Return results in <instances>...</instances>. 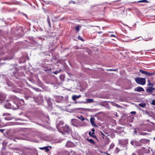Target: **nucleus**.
I'll list each match as a JSON object with an SVG mask.
<instances>
[{
  "label": "nucleus",
  "mask_w": 155,
  "mask_h": 155,
  "mask_svg": "<svg viewBox=\"0 0 155 155\" xmlns=\"http://www.w3.org/2000/svg\"><path fill=\"white\" fill-rule=\"evenodd\" d=\"M10 71L11 76L14 77L17 79H21L20 77H25V76L23 72L19 71L18 69L15 67L12 68Z\"/></svg>",
  "instance_id": "f257e3e1"
},
{
  "label": "nucleus",
  "mask_w": 155,
  "mask_h": 155,
  "mask_svg": "<svg viewBox=\"0 0 155 155\" xmlns=\"http://www.w3.org/2000/svg\"><path fill=\"white\" fill-rule=\"evenodd\" d=\"M63 125V122L62 121H60L57 125V128L58 130H60L62 133H68L70 132V130L69 127L67 125L62 126Z\"/></svg>",
  "instance_id": "f03ea898"
},
{
  "label": "nucleus",
  "mask_w": 155,
  "mask_h": 155,
  "mask_svg": "<svg viewBox=\"0 0 155 155\" xmlns=\"http://www.w3.org/2000/svg\"><path fill=\"white\" fill-rule=\"evenodd\" d=\"M136 82L138 84L144 85L146 83V78L137 77L135 78Z\"/></svg>",
  "instance_id": "7ed1b4c3"
},
{
  "label": "nucleus",
  "mask_w": 155,
  "mask_h": 155,
  "mask_svg": "<svg viewBox=\"0 0 155 155\" xmlns=\"http://www.w3.org/2000/svg\"><path fill=\"white\" fill-rule=\"evenodd\" d=\"M33 98L37 105L42 104L43 103V97L40 96H38L37 97L34 96Z\"/></svg>",
  "instance_id": "20e7f679"
},
{
  "label": "nucleus",
  "mask_w": 155,
  "mask_h": 155,
  "mask_svg": "<svg viewBox=\"0 0 155 155\" xmlns=\"http://www.w3.org/2000/svg\"><path fill=\"white\" fill-rule=\"evenodd\" d=\"M150 140L149 139H142L140 140L139 142L138 143L137 146H142L143 144H149Z\"/></svg>",
  "instance_id": "39448f33"
},
{
  "label": "nucleus",
  "mask_w": 155,
  "mask_h": 155,
  "mask_svg": "<svg viewBox=\"0 0 155 155\" xmlns=\"http://www.w3.org/2000/svg\"><path fill=\"white\" fill-rule=\"evenodd\" d=\"M27 59L28 60H29V57L25 56H23L22 57H21L19 59H18L17 60L18 61L19 64L23 63H25V62L26 60Z\"/></svg>",
  "instance_id": "423d86ee"
},
{
  "label": "nucleus",
  "mask_w": 155,
  "mask_h": 155,
  "mask_svg": "<svg viewBox=\"0 0 155 155\" xmlns=\"http://www.w3.org/2000/svg\"><path fill=\"white\" fill-rule=\"evenodd\" d=\"M139 71L141 73L144 74L145 75L148 76H153L155 74V71L153 72L149 73L141 69H140Z\"/></svg>",
  "instance_id": "0eeeda50"
},
{
  "label": "nucleus",
  "mask_w": 155,
  "mask_h": 155,
  "mask_svg": "<svg viewBox=\"0 0 155 155\" xmlns=\"http://www.w3.org/2000/svg\"><path fill=\"white\" fill-rule=\"evenodd\" d=\"M47 103L48 104V107H53L55 105V102L51 98H49L47 100Z\"/></svg>",
  "instance_id": "6e6552de"
},
{
  "label": "nucleus",
  "mask_w": 155,
  "mask_h": 155,
  "mask_svg": "<svg viewBox=\"0 0 155 155\" xmlns=\"http://www.w3.org/2000/svg\"><path fill=\"white\" fill-rule=\"evenodd\" d=\"M15 103V101L12 100H7L6 104L4 107H9L12 106V104Z\"/></svg>",
  "instance_id": "1a4fd4ad"
},
{
  "label": "nucleus",
  "mask_w": 155,
  "mask_h": 155,
  "mask_svg": "<svg viewBox=\"0 0 155 155\" xmlns=\"http://www.w3.org/2000/svg\"><path fill=\"white\" fill-rule=\"evenodd\" d=\"M6 96L5 94L0 92V101H3L6 98Z\"/></svg>",
  "instance_id": "9d476101"
},
{
  "label": "nucleus",
  "mask_w": 155,
  "mask_h": 155,
  "mask_svg": "<svg viewBox=\"0 0 155 155\" xmlns=\"http://www.w3.org/2000/svg\"><path fill=\"white\" fill-rule=\"evenodd\" d=\"M65 146H66V147L68 148H70L74 147V144L73 143L70 141H68L67 142Z\"/></svg>",
  "instance_id": "9b49d317"
},
{
  "label": "nucleus",
  "mask_w": 155,
  "mask_h": 155,
  "mask_svg": "<svg viewBox=\"0 0 155 155\" xmlns=\"http://www.w3.org/2000/svg\"><path fill=\"white\" fill-rule=\"evenodd\" d=\"M134 91H135L140 92L142 91H144V90L143 87H137L134 88Z\"/></svg>",
  "instance_id": "f8f14e48"
},
{
  "label": "nucleus",
  "mask_w": 155,
  "mask_h": 155,
  "mask_svg": "<svg viewBox=\"0 0 155 155\" xmlns=\"http://www.w3.org/2000/svg\"><path fill=\"white\" fill-rule=\"evenodd\" d=\"M154 90H155V88L152 87H148L146 89V91L150 94H151L153 91Z\"/></svg>",
  "instance_id": "ddd939ff"
},
{
  "label": "nucleus",
  "mask_w": 155,
  "mask_h": 155,
  "mask_svg": "<svg viewBox=\"0 0 155 155\" xmlns=\"http://www.w3.org/2000/svg\"><path fill=\"white\" fill-rule=\"evenodd\" d=\"M81 96V95H78V96L76 95H73L72 96V99L74 101H75L76 100V99L80 97Z\"/></svg>",
  "instance_id": "4468645a"
},
{
  "label": "nucleus",
  "mask_w": 155,
  "mask_h": 155,
  "mask_svg": "<svg viewBox=\"0 0 155 155\" xmlns=\"http://www.w3.org/2000/svg\"><path fill=\"white\" fill-rule=\"evenodd\" d=\"M40 149L41 150H45V152H47L49 151V149L48 148V146L45 147H40Z\"/></svg>",
  "instance_id": "2eb2a0df"
},
{
  "label": "nucleus",
  "mask_w": 155,
  "mask_h": 155,
  "mask_svg": "<svg viewBox=\"0 0 155 155\" xmlns=\"http://www.w3.org/2000/svg\"><path fill=\"white\" fill-rule=\"evenodd\" d=\"M6 57L7 59L11 60L12 59L13 57V53H11L9 56L7 55Z\"/></svg>",
  "instance_id": "dca6fc26"
},
{
  "label": "nucleus",
  "mask_w": 155,
  "mask_h": 155,
  "mask_svg": "<svg viewBox=\"0 0 155 155\" xmlns=\"http://www.w3.org/2000/svg\"><path fill=\"white\" fill-rule=\"evenodd\" d=\"M87 140L91 144H95V142H94V141L92 139H89V138H87Z\"/></svg>",
  "instance_id": "f3484780"
},
{
  "label": "nucleus",
  "mask_w": 155,
  "mask_h": 155,
  "mask_svg": "<svg viewBox=\"0 0 155 155\" xmlns=\"http://www.w3.org/2000/svg\"><path fill=\"white\" fill-rule=\"evenodd\" d=\"M89 135L90 136L92 137L95 138L96 139V140L98 141V138H97V137H96V136L95 135H92L91 134V131H90L89 132Z\"/></svg>",
  "instance_id": "a211bd4d"
},
{
  "label": "nucleus",
  "mask_w": 155,
  "mask_h": 155,
  "mask_svg": "<svg viewBox=\"0 0 155 155\" xmlns=\"http://www.w3.org/2000/svg\"><path fill=\"white\" fill-rule=\"evenodd\" d=\"M80 109H82L84 110V111L85 112H92L93 111V110H92L90 109L87 108H80Z\"/></svg>",
  "instance_id": "6ab92c4d"
},
{
  "label": "nucleus",
  "mask_w": 155,
  "mask_h": 155,
  "mask_svg": "<svg viewBox=\"0 0 155 155\" xmlns=\"http://www.w3.org/2000/svg\"><path fill=\"white\" fill-rule=\"evenodd\" d=\"M130 143L132 145H137L138 144V143L136 141H131L130 142Z\"/></svg>",
  "instance_id": "aec40b11"
},
{
  "label": "nucleus",
  "mask_w": 155,
  "mask_h": 155,
  "mask_svg": "<svg viewBox=\"0 0 155 155\" xmlns=\"http://www.w3.org/2000/svg\"><path fill=\"white\" fill-rule=\"evenodd\" d=\"M47 21L49 27H51V23L50 22V20L48 15L47 16Z\"/></svg>",
  "instance_id": "412c9836"
},
{
  "label": "nucleus",
  "mask_w": 155,
  "mask_h": 155,
  "mask_svg": "<svg viewBox=\"0 0 155 155\" xmlns=\"http://www.w3.org/2000/svg\"><path fill=\"white\" fill-rule=\"evenodd\" d=\"M115 145H114V143H112L110 144V146H109V148H108V150H110V149H113Z\"/></svg>",
  "instance_id": "4be33fe9"
},
{
  "label": "nucleus",
  "mask_w": 155,
  "mask_h": 155,
  "mask_svg": "<svg viewBox=\"0 0 155 155\" xmlns=\"http://www.w3.org/2000/svg\"><path fill=\"white\" fill-rule=\"evenodd\" d=\"M94 100L93 99H86V102L85 103H91L93 102Z\"/></svg>",
  "instance_id": "5701e85b"
},
{
  "label": "nucleus",
  "mask_w": 155,
  "mask_h": 155,
  "mask_svg": "<svg viewBox=\"0 0 155 155\" xmlns=\"http://www.w3.org/2000/svg\"><path fill=\"white\" fill-rule=\"evenodd\" d=\"M120 150V149L117 147L116 148L115 150H114V153L115 154H117L118 152H119V151Z\"/></svg>",
  "instance_id": "b1692460"
},
{
  "label": "nucleus",
  "mask_w": 155,
  "mask_h": 155,
  "mask_svg": "<svg viewBox=\"0 0 155 155\" xmlns=\"http://www.w3.org/2000/svg\"><path fill=\"white\" fill-rule=\"evenodd\" d=\"M77 117L82 121H83L84 120V117L82 116H81L79 117Z\"/></svg>",
  "instance_id": "393cba45"
},
{
  "label": "nucleus",
  "mask_w": 155,
  "mask_h": 155,
  "mask_svg": "<svg viewBox=\"0 0 155 155\" xmlns=\"http://www.w3.org/2000/svg\"><path fill=\"white\" fill-rule=\"evenodd\" d=\"M137 2H146L148 3L149 2V1L147 0H142L140 1H138Z\"/></svg>",
  "instance_id": "a878e982"
},
{
  "label": "nucleus",
  "mask_w": 155,
  "mask_h": 155,
  "mask_svg": "<svg viewBox=\"0 0 155 155\" xmlns=\"http://www.w3.org/2000/svg\"><path fill=\"white\" fill-rule=\"evenodd\" d=\"M99 139L100 141H102L104 140V136H99Z\"/></svg>",
  "instance_id": "bb28decb"
},
{
  "label": "nucleus",
  "mask_w": 155,
  "mask_h": 155,
  "mask_svg": "<svg viewBox=\"0 0 155 155\" xmlns=\"http://www.w3.org/2000/svg\"><path fill=\"white\" fill-rule=\"evenodd\" d=\"M94 119L93 118H91L90 119L91 123V124H92V125L94 124Z\"/></svg>",
  "instance_id": "cd10ccee"
},
{
  "label": "nucleus",
  "mask_w": 155,
  "mask_h": 155,
  "mask_svg": "<svg viewBox=\"0 0 155 155\" xmlns=\"http://www.w3.org/2000/svg\"><path fill=\"white\" fill-rule=\"evenodd\" d=\"M75 30L76 31L78 32L80 30V28H79V26H76L75 28Z\"/></svg>",
  "instance_id": "c85d7f7f"
},
{
  "label": "nucleus",
  "mask_w": 155,
  "mask_h": 155,
  "mask_svg": "<svg viewBox=\"0 0 155 155\" xmlns=\"http://www.w3.org/2000/svg\"><path fill=\"white\" fill-rule=\"evenodd\" d=\"M24 97H25V99L26 100H27L28 99H29V98H30L31 97V96H28V95H25Z\"/></svg>",
  "instance_id": "c756f323"
},
{
  "label": "nucleus",
  "mask_w": 155,
  "mask_h": 155,
  "mask_svg": "<svg viewBox=\"0 0 155 155\" xmlns=\"http://www.w3.org/2000/svg\"><path fill=\"white\" fill-rule=\"evenodd\" d=\"M148 84H147V86H153V84L151 83L150 82V81L149 80H148Z\"/></svg>",
  "instance_id": "7c9ffc66"
},
{
  "label": "nucleus",
  "mask_w": 155,
  "mask_h": 155,
  "mask_svg": "<svg viewBox=\"0 0 155 155\" xmlns=\"http://www.w3.org/2000/svg\"><path fill=\"white\" fill-rule=\"evenodd\" d=\"M78 38V39L81 40L82 41H84V40L80 36H79Z\"/></svg>",
  "instance_id": "2f4dec72"
},
{
  "label": "nucleus",
  "mask_w": 155,
  "mask_h": 155,
  "mask_svg": "<svg viewBox=\"0 0 155 155\" xmlns=\"http://www.w3.org/2000/svg\"><path fill=\"white\" fill-rule=\"evenodd\" d=\"M61 71V69H60L59 71H54L53 73L55 74H57L58 73L60 72Z\"/></svg>",
  "instance_id": "473e14b6"
},
{
  "label": "nucleus",
  "mask_w": 155,
  "mask_h": 155,
  "mask_svg": "<svg viewBox=\"0 0 155 155\" xmlns=\"http://www.w3.org/2000/svg\"><path fill=\"white\" fill-rule=\"evenodd\" d=\"M139 105L140 107H145L146 106L145 104H140Z\"/></svg>",
  "instance_id": "72a5a7b5"
},
{
  "label": "nucleus",
  "mask_w": 155,
  "mask_h": 155,
  "mask_svg": "<svg viewBox=\"0 0 155 155\" xmlns=\"http://www.w3.org/2000/svg\"><path fill=\"white\" fill-rule=\"evenodd\" d=\"M151 104L152 105H153L154 106H155V100H153L152 102L151 103Z\"/></svg>",
  "instance_id": "f704fd0d"
},
{
  "label": "nucleus",
  "mask_w": 155,
  "mask_h": 155,
  "mask_svg": "<svg viewBox=\"0 0 155 155\" xmlns=\"http://www.w3.org/2000/svg\"><path fill=\"white\" fill-rule=\"evenodd\" d=\"M143 112H144V113L145 114H147V115L149 114V113L147 110L144 111V110H143Z\"/></svg>",
  "instance_id": "c9c22d12"
},
{
  "label": "nucleus",
  "mask_w": 155,
  "mask_h": 155,
  "mask_svg": "<svg viewBox=\"0 0 155 155\" xmlns=\"http://www.w3.org/2000/svg\"><path fill=\"white\" fill-rule=\"evenodd\" d=\"M99 136H104V135L101 131H100V134H99Z\"/></svg>",
  "instance_id": "e433bc0d"
},
{
  "label": "nucleus",
  "mask_w": 155,
  "mask_h": 155,
  "mask_svg": "<svg viewBox=\"0 0 155 155\" xmlns=\"http://www.w3.org/2000/svg\"><path fill=\"white\" fill-rule=\"evenodd\" d=\"M147 134L146 133H142L140 134V135H146Z\"/></svg>",
  "instance_id": "4c0bfd02"
},
{
  "label": "nucleus",
  "mask_w": 155,
  "mask_h": 155,
  "mask_svg": "<svg viewBox=\"0 0 155 155\" xmlns=\"http://www.w3.org/2000/svg\"><path fill=\"white\" fill-rule=\"evenodd\" d=\"M5 115H8V116H10V114L9 113H4V114H3V116H4Z\"/></svg>",
  "instance_id": "58836bf2"
},
{
  "label": "nucleus",
  "mask_w": 155,
  "mask_h": 155,
  "mask_svg": "<svg viewBox=\"0 0 155 155\" xmlns=\"http://www.w3.org/2000/svg\"><path fill=\"white\" fill-rule=\"evenodd\" d=\"M12 97L13 99H16V96H11L10 97V98H11Z\"/></svg>",
  "instance_id": "ea45409f"
},
{
  "label": "nucleus",
  "mask_w": 155,
  "mask_h": 155,
  "mask_svg": "<svg viewBox=\"0 0 155 155\" xmlns=\"http://www.w3.org/2000/svg\"><path fill=\"white\" fill-rule=\"evenodd\" d=\"M131 114H136V112L135 111H132L131 112Z\"/></svg>",
  "instance_id": "a19ab883"
},
{
  "label": "nucleus",
  "mask_w": 155,
  "mask_h": 155,
  "mask_svg": "<svg viewBox=\"0 0 155 155\" xmlns=\"http://www.w3.org/2000/svg\"><path fill=\"white\" fill-rule=\"evenodd\" d=\"M33 37H29L28 38V39L30 40H33Z\"/></svg>",
  "instance_id": "79ce46f5"
},
{
  "label": "nucleus",
  "mask_w": 155,
  "mask_h": 155,
  "mask_svg": "<svg viewBox=\"0 0 155 155\" xmlns=\"http://www.w3.org/2000/svg\"><path fill=\"white\" fill-rule=\"evenodd\" d=\"M4 130L0 129V132H1V133H3V131Z\"/></svg>",
  "instance_id": "37998d69"
},
{
  "label": "nucleus",
  "mask_w": 155,
  "mask_h": 155,
  "mask_svg": "<svg viewBox=\"0 0 155 155\" xmlns=\"http://www.w3.org/2000/svg\"><path fill=\"white\" fill-rule=\"evenodd\" d=\"M102 32H102V31H97V32H96V33H97L99 34L101 33H102Z\"/></svg>",
  "instance_id": "c03bdc74"
},
{
  "label": "nucleus",
  "mask_w": 155,
  "mask_h": 155,
  "mask_svg": "<svg viewBox=\"0 0 155 155\" xmlns=\"http://www.w3.org/2000/svg\"><path fill=\"white\" fill-rule=\"evenodd\" d=\"M110 37H115L116 38V36H115V35H110Z\"/></svg>",
  "instance_id": "a18cd8bd"
},
{
  "label": "nucleus",
  "mask_w": 155,
  "mask_h": 155,
  "mask_svg": "<svg viewBox=\"0 0 155 155\" xmlns=\"http://www.w3.org/2000/svg\"><path fill=\"white\" fill-rule=\"evenodd\" d=\"M5 108L8 109H12V107H5Z\"/></svg>",
  "instance_id": "49530a36"
},
{
  "label": "nucleus",
  "mask_w": 155,
  "mask_h": 155,
  "mask_svg": "<svg viewBox=\"0 0 155 155\" xmlns=\"http://www.w3.org/2000/svg\"><path fill=\"white\" fill-rule=\"evenodd\" d=\"M104 153L105 154L107 155H110V154H109V153H108L107 152H106V153Z\"/></svg>",
  "instance_id": "de8ad7c7"
},
{
  "label": "nucleus",
  "mask_w": 155,
  "mask_h": 155,
  "mask_svg": "<svg viewBox=\"0 0 155 155\" xmlns=\"http://www.w3.org/2000/svg\"><path fill=\"white\" fill-rule=\"evenodd\" d=\"M91 131H92V132H94V128H92V129H91Z\"/></svg>",
  "instance_id": "09e8293b"
},
{
  "label": "nucleus",
  "mask_w": 155,
  "mask_h": 155,
  "mask_svg": "<svg viewBox=\"0 0 155 155\" xmlns=\"http://www.w3.org/2000/svg\"><path fill=\"white\" fill-rule=\"evenodd\" d=\"M13 91L15 93H17L18 92V91H17V90H13Z\"/></svg>",
  "instance_id": "8fccbe9b"
},
{
  "label": "nucleus",
  "mask_w": 155,
  "mask_h": 155,
  "mask_svg": "<svg viewBox=\"0 0 155 155\" xmlns=\"http://www.w3.org/2000/svg\"><path fill=\"white\" fill-rule=\"evenodd\" d=\"M6 84H7L8 86L9 87H10L11 86V85L9 84L8 83H7Z\"/></svg>",
  "instance_id": "3c124183"
},
{
  "label": "nucleus",
  "mask_w": 155,
  "mask_h": 155,
  "mask_svg": "<svg viewBox=\"0 0 155 155\" xmlns=\"http://www.w3.org/2000/svg\"><path fill=\"white\" fill-rule=\"evenodd\" d=\"M97 5H93V6H92L91 7H92V8H93V7H95L96 6H97Z\"/></svg>",
  "instance_id": "603ef678"
},
{
  "label": "nucleus",
  "mask_w": 155,
  "mask_h": 155,
  "mask_svg": "<svg viewBox=\"0 0 155 155\" xmlns=\"http://www.w3.org/2000/svg\"><path fill=\"white\" fill-rule=\"evenodd\" d=\"M71 2L73 4H75L76 3V2H75V1H72Z\"/></svg>",
  "instance_id": "864d4df0"
},
{
  "label": "nucleus",
  "mask_w": 155,
  "mask_h": 155,
  "mask_svg": "<svg viewBox=\"0 0 155 155\" xmlns=\"http://www.w3.org/2000/svg\"><path fill=\"white\" fill-rule=\"evenodd\" d=\"M121 0H116V1H114V2H118V1H120Z\"/></svg>",
  "instance_id": "5fc2aeb1"
},
{
  "label": "nucleus",
  "mask_w": 155,
  "mask_h": 155,
  "mask_svg": "<svg viewBox=\"0 0 155 155\" xmlns=\"http://www.w3.org/2000/svg\"><path fill=\"white\" fill-rule=\"evenodd\" d=\"M17 109H18V108H12L13 110H17Z\"/></svg>",
  "instance_id": "6e6d98bb"
},
{
  "label": "nucleus",
  "mask_w": 155,
  "mask_h": 155,
  "mask_svg": "<svg viewBox=\"0 0 155 155\" xmlns=\"http://www.w3.org/2000/svg\"><path fill=\"white\" fill-rule=\"evenodd\" d=\"M131 155H137L136 154H135V153H133Z\"/></svg>",
  "instance_id": "4d7b16f0"
},
{
  "label": "nucleus",
  "mask_w": 155,
  "mask_h": 155,
  "mask_svg": "<svg viewBox=\"0 0 155 155\" xmlns=\"http://www.w3.org/2000/svg\"><path fill=\"white\" fill-rule=\"evenodd\" d=\"M117 70V69H114V70H113L112 71H116Z\"/></svg>",
  "instance_id": "13d9d810"
},
{
  "label": "nucleus",
  "mask_w": 155,
  "mask_h": 155,
  "mask_svg": "<svg viewBox=\"0 0 155 155\" xmlns=\"http://www.w3.org/2000/svg\"><path fill=\"white\" fill-rule=\"evenodd\" d=\"M94 134V132H92L91 133V134L93 135Z\"/></svg>",
  "instance_id": "bf43d9fd"
},
{
  "label": "nucleus",
  "mask_w": 155,
  "mask_h": 155,
  "mask_svg": "<svg viewBox=\"0 0 155 155\" xmlns=\"http://www.w3.org/2000/svg\"><path fill=\"white\" fill-rule=\"evenodd\" d=\"M107 70L109 71H112L113 70H112V69H109V70Z\"/></svg>",
  "instance_id": "052dcab7"
},
{
  "label": "nucleus",
  "mask_w": 155,
  "mask_h": 155,
  "mask_svg": "<svg viewBox=\"0 0 155 155\" xmlns=\"http://www.w3.org/2000/svg\"><path fill=\"white\" fill-rule=\"evenodd\" d=\"M21 101L23 102V103H24V101L22 100H21Z\"/></svg>",
  "instance_id": "680f3d73"
},
{
  "label": "nucleus",
  "mask_w": 155,
  "mask_h": 155,
  "mask_svg": "<svg viewBox=\"0 0 155 155\" xmlns=\"http://www.w3.org/2000/svg\"><path fill=\"white\" fill-rule=\"evenodd\" d=\"M16 105H17V107H19V106L17 104H16Z\"/></svg>",
  "instance_id": "e2e57ef3"
},
{
  "label": "nucleus",
  "mask_w": 155,
  "mask_h": 155,
  "mask_svg": "<svg viewBox=\"0 0 155 155\" xmlns=\"http://www.w3.org/2000/svg\"><path fill=\"white\" fill-rule=\"evenodd\" d=\"M13 141H15V140L14 139H13Z\"/></svg>",
  "instance_id": "0e129e2a"
},
{
  "label": "nucleus",
  "mask_w": 155,
  "mask_h": 155,
  "mask_svg": "<svg viewBox=\"0 0 155 155\" xmlns=\"http://www.w3.org/2000/svg\"><path fill=\"white\" fill-rule=\"evenodd\" d=\"M153 140H155V137H154V138H153Z\"/></svg>",
  "instance_id": "69168bd1"
},
{
  "label": "nucleus",
  "mask_w": 155,
  "mask_h": 155,
  "mask_svg": "<svg viewBox=\"0 0 155 155\" xmlns=\"http://www.w3.org/2000/svg\"><path fill=\"white\" fill-rule=\"evenodd\" d=\"M49 3H50L49 2H47V3H47L48 4H49Z\"/></svg>",
  "instance_id": "338daca9"
},
{
  "label": "nucleus",
  "mask_w": 155,
  "mask_h": 155,
  "mask_svg": "<svg viewBox=\"0 0 155 155\" xmlns=\"http://www.w3.org/2000/svg\"><path fill=\"white\" fill-rule=\"evenodd\" d=\"M40 30L41 31H42V29L41 28V29H40Z\"/></svg>",
  "instance_id": "774afa93"
}]
</instances>
